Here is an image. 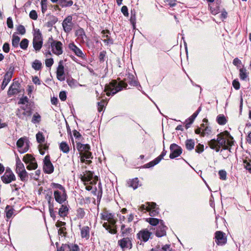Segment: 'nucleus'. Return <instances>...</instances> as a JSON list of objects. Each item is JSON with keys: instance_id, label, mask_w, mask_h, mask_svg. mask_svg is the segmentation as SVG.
I'll list each match as a JSON object with an SVG mask.
<instances>
[{"instance_id": "obj_1", "label": "nucleus", "mask_w": 251, "mask_h": 251, "mask_svg": "<svg viewBox=\"0 0 251 251\" xmlns=\"http://www.w3.org/2000/svg\"><path fill=\"white\" fill-rule=\"evenodd\" d=\"M127 83L131 86H137L138 85V82L135 79L134 76L128 73L126 78L123 80H121L118 82L117 80L113 79L108 84L105 86L104 91L106 92V95L113 96L119 91H121L124 88H126Z\"/></svg>"}, {"instance_id": "obj_2", "label": "nucleus", "mask_w": 251, "mask_h": 251, "mask_svg": "<svg viewBox=\"0 0 251 251\" xmlns=\"http://www.w3.org/2000/svg\"><path fill=\"white\" fill-rule=\"evenodd\" d=\"M225 133L229 136L230 139L226 140L225 137L224 133H220L217 135L216 139H212L208 142L207 144L210 149L215 150L216 152H219L220 148H222L224 150L231 151V147L234 145L233 138L227 131H226Z\"/></svg>"}, {"instance_id": "obj_3", "label": "nucleus", "mask_w": 251, "mask_h": 251, "mask_svg": "<svg viewBox=\"0 0 251 251\" xmlns=\"http://www.w3.org/2000/svg\"><path fill=\"white\" fill-rule=\"evenodd\" d=\"M50 187L53 189V196L55 201L63 204L67 199V194L65 187L59 183L52 182Z\"/></svg>"}, {"instance_id": "obj_4", "label": "nucleus", "mask_w": 251, "mask_h": 251, "mask_svg": "<svg viewBox=\"0 0 251 251\" xmlns=\"http://www.w3.org/2000/svg\"><path fill=\"white\" fill-rule=\"evenodd\" d=\"M33 47L36 51H39L43 47V39L42 34L39 29L35 30L33 34Z\"/></svg>"}, {"instance_id": "obj_5", "label": "nucleus", "mask_w": 251, "mask_h": 251, "mask_svg": "<svg viewBox=\"0 0 251 251\" xmlns=\"http://www.w3.org/2000/svg\"><path fill=\"white\" fill-rule=\"evenodd\" d=\"M21 85L19 81L14 79L7 91L8 96L11 97L20 93L21 92Z\"/></svg>"}, {"instance_id": "obj_6", "label": "nucleus", "mask_w": 251, "mask_h": 251, "mask_svg": "<svg viewBox=\"0 0 251 251\" xmlns=\"http://www.w3.org/2000/svg\"><path fill=\"white\" fill-rule=\"evenodd\" d=\"M23 160L25 164H28L26 166V168L28 170H35L38 167L35 158L30 154L25 155Z\"/></svg>"}, {"instance_id": "obj_7", "label": "nucleus", "mask_w": 251, "mask_h": 251, "mask_svg": "<svg viewBox=\"0 0 251 251\" xmlns=\"http://www.w3.org/2000/svg\"><path fill=\"white\" fill-rule=\"evenodd\" d=\"M170 150L171 152L169 157L171 159H174L178 157L182 152V149L181 147L176 143L171 144Z\"/></svg>"}, {"instance_id": "obj_8", "label": "nucleus", "mask_w": 251, "mask_h": 251, "mask_svg": "<svg viewBox=\"0 0 251 251\" xmlns=\"http://www.w3.org/2000/svg\"><path fill=\"white\" fill-rule=\"evenodd\" d=\"M51 52L56 55H60L63 53V44L61 42L54 40L52 38Z\"/></svg>"}, {"instance_id": "obj_9", "label": "nucleus", "mask_w": 251, "mask_h": 251, "mask_svg": "<svg viewBox=\"0 0 251 251\" xmlns=\"http://www.w3.org/2000/svg\"><path fill=\"white\" fill-rule=\"evenodd\" d=\"M43 162L44 173L48 174L52 173L54 171V167L50 160V157L49 155L45 156Z\"/></svg>"}, {"instance_id": "obj_10", "label": "nucleus", "mask_w": 251, "mask_h": 251, "mask_svg": "<svg viewBox=\"0 0 251 251\" xmlns=\"http://www.w3.org/2000/svg\"><path fill=\"white\" fill-rule=\"evenodd\" d=\"M215 242L218 245L223 246L227 242L225 233L222 231H217L215 233Z\"/></svg>"}, {"instance_id": "obj_11", "label": "nucleus", "mask_w": 251, "mask_h": 251, "mask_svg": "<svg viewBox=\"0 0 251 251\" xmlns=\"http://www.w3.org/2000/svg\"><path fill=\"white\" fill-rule=\"evenodd\" d=\"M151 234L152 233L148 229L144 228L139 231L137 234V238L141 241L147 242L151 237Z\"/></svg>"}, {"instance_id": "obj_12", "label": "nucleus", "mask_w": 251, "mask_h": 251, "mask_svg": "<svg viewBox=\"0 0 251 251\" xmlns=\"http://www.w3.org/2000/svg\"><path fill=\"white\" fill-rule=\"evenodd\" d=\"M94 176L93 172L88 171H86L85 174L82 177L81 180L84 182H90L91 184H96L97 181L98 180V176H96L94 179H93Z\"/></svg>"}, {"instance_id": "obj_13", "label": "nucleus", "mask_w": 251, "mask_h": 251, "mask_svg": "<svg viewBox=\"0 0 251 251\" xmlns=\"http://www.w3.org/2000/svg\"><path fill=\"white\" fill-rule=\"evenodd\" d=\"M73 24L72 16H68L63 21L62 26L66 33H69L72 29Z\"/></svg>"}, {"instance_id": "obj_14", "label": "nucleus", "mask_w": 251, "mask_h": 251, "mask_svg": "<svg viewBox=\"0 0 251 251\" xmlns=\"http://www.w3.org/2000/svg\"><path fill=\"white\" fill-rule=\"evenodd\" d=\"M131 240V238L125 237L119 240L118 243L122 249L124 251L125 249H131L132 248Z\"/></svg>"}, {"instance_id": "obj_15", "label": "nucleus", "mask_w": 251, "mask_h": 251, "mask_svg": "<svg viewBox=\"0 0 251 251\" xmlns=\"http://www.w3.org/2000/svg\"><path fill=\"white\" fill-rule=\"evenodd\" d=\"M69 49L72 50L75 55L81 58L82 59H85V54H84L82 51L78 48L74 42L70 43L68 45Z\"/></svg>"}, {"instance_id": "obj_16", "label": "nucleus", "mask_w": 251, "mask_h": 251, "mask_svg": "<svg viewBox=\"0 0 251 251\" xmlns=\"http://www.w3.org/2000/svg\"><path fill=\"white\" fill-rule=\"evenodd\" d=\"M56 76L57 79L60 81H63L65 79L64 67L62 60H60L59 62L58 66L57 68Z\"/></svg>"}, {"instance_id": "obj_17", "label": "nucleus", "mask_w": 251, "mask_h": 251, "mask_svg": "<svg viewBox=\"0 0 251 251\" xmlns=\"http://www.w3.org/2000/svg\"><path fill=\"white\" fill-rule=\"evenodd\" d=\"M168 227L164 225L163 220H161V224L157 227L155 235L157 237H162L166 235V230Z\"/></svg>"}, {"instance_id": "obj_18", "label": "nucleus", "mask_w": 251, "mask_h": 251, "mask_svg": "<svg viewBox=\"0 0 251 251\" xmlns=\"http://www.w3.org/2000/svg\"><path fill=\"white\" fill-rule=\"evenodd\" d=\"M52 37H50L47 41L43 45L44 50L43 51L44 54L46 56L51 55V47H52Z\"/></svg>"}, {"instance_id": "obj_19", "label": "nucleus", "mask_w": 251, "mask_h": 251, "mask_svg": "<svg viewBox=\"0 0 251 251\" xmlns=\"http://www.w3.org/2000/svg\"><path fill=\"white\" fill-rule=\"evenodd\" d=\"M76 146L79 154H87L88 152H91L90 146L88 144H83L80 142H77Z\"/></svg>"}, {"instance_id": "obj_20", "label": "nucleus", "mask_w": 251, "mask_h": 251, "mask_svg": "<svg viewBox=\"0 0 251 251\" xmlns=\"http://www.w3.org/2000/svg\"><path fill=\"white\" fill-rule=\"evenodd\" d=\"M80 160L82 163H85L86 164L90 165L92 163V161L87 159H93L92 152H88L87 154H79Z\"/></svg>"}, {"instance_id": "obj_21", "label": "nucleus", "mask_w": 251, "mask_h": 251, "mask_svg": "<svg viewBox=\"0 0 251 251\" xmlns=\"http://www.w3.org/2000/svg\"><path fill=\"white\" fill-rule=\"evenodd\" d=\"M1 181L5 184H9L16 179L15 175L10 174H4L0 177Z\"/></svg>"}, {"instance_id": "obj_22", "label": "nucleus", "mask_w": 251, "mask_h": 251, "mask_svg": "<svg viewBox=\"0 0 251 251\" xmlns=\"http://www.w3.org/2000/svg\"><path fill=\"white\" fill-rule=\"evenodd\" d=\"M80 229L81 237L82 238L89 239L90 236V227L88 226H84Z\"/></svg>"}, {"instance_id": "obj_23", "label": "nucleus", "mask_w": 251, "mask_h": 251, "mask_svg": "<svg viewBox=\"0 0 251 251\" xmlns=\"http://www.w3.org/2000/svg\"><path fill=\"white\" fill-rule=\"evenodd\" d=\"M24 110L23 112H21L20 110L18 109V112L16 113V115L21 119H24V117L25 116H30L32 114V111L31 110L25 111V108L24 107H22Z\"/></svg>"}, {"instance_id": "obj_24", "label": "nucleus", "mask_w": 251, "mask_h": 251, "mask_svg": "<svg viewBox=\"0 0 251 251\" xmlns=\"http://www.w3.org/2000/svg\"><path fill=\"white\" fill-rule=\"evenodd\" d=\"M109 221V224L111 226L110 230H109V232L112 234H116L117 232V220L116 219H112Z\"/></svg>"}, {"instance_id": "obj_25", "label": "nucleus", "mask_w": 251, "mask_h": 251, "mask_svg": "<svg viewBox=\"0 0 251 251\" xmlns=\"http://www.w3.org/2000/svg\"><path fill=\"white\" fill-rule=\"evenodd\" d=\"M61 206L58 210V215L61 217H65L68 214L69 209L67 205L61 204Z\"/></svg>"}, {"instance_id": "obj_26", "label": "nucleus", "mask_w": 251, "mask_h": 251, "mask_svg": "<svg viewBox=\"0 0 251 251\" xmlns=\"http://www.w3.org/2000/svg\"><path fill=\"white\" fill-rule=\"evenodd\" d=\"M127 183L128 187H132L134 190L137 189L138 187L139 180L137 177L134 178L132 179L129 180Z\"/></svg>"}, {"instance_id": "obj_27", "label": "nucleus", "mask_w": 251, "mask_h": 251, "mask_svg": "<svg viewBox=\"0 0 251 251\" xmlns=\"http://www.w3.org/2000/svg\"><path fill=\"white\" fill-rule=\"evenodd\" d=\"M185 145L188 151H192L194 149L195 145V141L192 139H187L185 142Z\"/></svg>"}, {"instance_id": "obj_28", "label": "nucleus", "mask_w": 251, "mask_h": 251, "mask_svg": "<svg viewBox=\"0 0 251 251\" xmlns=\"http://www.w3.org/2000/svg\"><path fill=\"white\" fill-rule=\"evenodd\" d=\"M211 13L213 15H216L220 12V4L216 3H213L211 5H209Z\"/></svg>"}, {"instance_id": "obj_29", "label": "nucleus", "mask_w": 251, "mask_h": 251, "mask_svg": "<svg viewBox=\"0 0 251 251\" xmlns=\"http://www.w3.org/2000/svg\"><path fill=\"white\" fill-rule=\"evenodd\" d=\"M18 176L20 178L21 181L26 182L28 180V174L25 170L17 173Z\"/></svg>"}, {"instance_id": "obj_30", "label": "nucleus", "mask_w": 251, "mask_h": 251, "mask_svg": "<svg viewBox=\"0 0 251 251\" xmlns=\"http://www.w3.org/2000/svg\"><path fill=\"white\" fill-rule=\"evenodd\" d=\"M62 7L71 6L73 4L72 0H60L58 4Z\"/></svg>"}, {"instance_id": "obj_31", "label": "nucleus", "mask_w": 251, "mask_h": 251, "mask_svg": "<svg viewBox=\"0 0 251 251\" xmlns=\"http://www.w3.org/2000/svg\"><path fill=\"white\" fill-rule=\"evenodd\" d=\"M60 150L65 153H68L70 151V147L66 142H62L59 145Z\"/></svg>"}, {"instance_id": "obj_32", "label": "nucleus", "mask_w": 251, "mask_h": 251, "mask_svg": "<svg viewBox=\"0 0 251 251\" xmlns=\"http://www.w3.org/2000/svg\"><path fill=\"white\" fill-rule=\"evenodd\" d=\"M216 121L220 125H225L227 123V120L223 114L218 115L216 118Z\"/></svg>"}, {"instance_id": "obj_33", "label": "nucleus", "mask_w": 251, "mask_h": 251, "mask_svg": "<svg viewBox=\"0 0 251 251\" xmlns=\"http://www.w3.org/2000/svg\"><path fill=\"white\" fill-rule=\"evenodd\" d=\"M161 220L160 219L154 218H149L146 219V221L153 226H155L159 224L160 225L161 224Z\"/></svg>"}, {"instance_id": "obj_34", "label": "nucleus", "mask_w": 251, "mask_h": 251, "mask_svg": "<svg viewBox=\"0 0 251 251\" xmlns=\"http://www.w3.org/2000/svg\"><path fill=\"white\" fill-rule=\"evenodd\" d=\"M32 67L35 70L39 71L41 70L42 68V64L40 60L36 59L32 62Z\"/></svg>"}, {"instance_id": "obj_35", "label": "nucleus", "mask_w": 251, "mask_h": 251, "mask_svg": "<svg viewBox=\"0 0 251 251\" xmlns=\"http://www.w3.org/2000/svg\"><path fill=\"white\" fill-rule=\"evenodd\" d=\"M98 190L97 193V202L98 203V204H99L101 198L102 197V185L100 181H99L98 183Z\"/></svg>"}, {"instance_id": "obj_36", "label": "nucleus", "mask_w": 251, "mask_h": 251, "mask_svg": "<svg viewBox=\"0 0 251 251\" xmlns=\"http://www.w3.org/2000/svg\"><path fill=\"white\" fill-rule=\"evenodd\" d=\"M58 21V18L53 16H50L49 18V21L47 23V25L48 27H52Z\"/></svg>"}, {"instance_id": "obj_37", "label": "nucleus", "mask_w": 251, "mask_h": 251, "mask_svg": "<svg viewBox=\"0 0 251 251\" xmlns=\"http://www.w3.org/2000/svg\"><path fill=\"white\" fill-rule=\"evenodd\" d=\"M249 73L247 72V70L244 68H241L239 70V76L241 79L245 80L248 77Z\"/></svg>"}, {"instance_id": "obj_38", "label": "nucleus", "mask_w": 251, "mask_h": 251, "mask_svg": "<svg viewBox=\"0 0 251 251\" xmlns=\"http://www.w3.org/2000/svg\"><path fill=\"white\" fill-rule=\"evenodd\" d=\"M20 40V38L18 36L16 35L15 33H14L12 35V46L14 47V48L18 47Z\"/></svg>"}, {"instance_id": "obj_39", "label": "nucleus", "mask_w": 251, "mask_h": 251, "mask_svg": "<svg viewBox=\"0 0 251 251\" xmlns=\"http://www.w3.org/2000/svg\"><path fill=\"white\" fill-rule=\"evenodd\" d=\"M12 78L10 77L4 75L3 76V79L2 82L1 88V90H4L6 86L8 85L9 82L11 81Z\"/></svg>"}, {"instance_id": "obj_40", "label": "nucleus", "mask_w": 251, "mask_h": 251, "mask_svg": "<svg viewBox=\"0 0 251 251\" xmlns=\"http://www.w3.org/2000/svg\"><path fill=\"white\" fill-rule=\"evenodd\" d=\"M130 13L131 16L129 21L133 27L134 28H135L136 24V12L134 10H131Z\"/></svg>"}, {"instance_id": "obj_41", "label": "nucleus", "mask_w": 251, "mask_h": 251, "mask_svg": "<svg viewBox=\"0 0 251 251\" xmlns=\"http://www.w3.org/2000/svg\"><path fill=\"white\" fill-rule=\"evenodd\" d=\"M75 35L78 38H80L82 40H84V37H86L85 33L83 28H80L79 29L76 30Z\"/></svg>"}, {"instance_id": "obj_42", "label": "nucleus", "mask_w": 251, "mask_h": 251, "mask_svg": "<svg viewBox=\"0 0 251 251\" xmlns=\"http://www.w3.org/2000/svg\"><path fill=\"white\" fill-rule=\"evenodd\" d=\"M102 37L105 38L103 40V42L107 45H111L113 44L114 41L113 39L108 34L103 35Z\"/></svg>"}, {"instance_id": "obj_43", "label": "nucleus", "mask_w": 251, "mask_h": 251, "mask_svg": "<svg viewBox=\"0 0 251 251\" xmlns=\"http://www.w3.org/2000/svg\"><path fill=\"white\" fill-rule=\"evenodd\" d=\"M98 58L100 63H103L106 59H107L106 51L105 50L100 51L99 53Z\"/></svg>"}, {"instance_id": "obj_44", "label": "nucleus", "mask_w": 251, "mask_h": 251, "mask_svg": "<svg viewBox=\"0 0 251 251\" xmlns=\"http://www.w3.org/2000/svg\"><path fill=\"white\" fill-rule=\"evenodd\" d=\"M36 140L38 143L42 144L45 141V137L42 132L39 131L36 135Z\"/></svg>"}, {"instance_id": "obj_45", "label": "nucleus", "mask_w": 251, "mask_h": 251, "mask_svg": "<svg viewBox=\"0 0 251 251\" xmlns=\"http://www.w3.org/2000/svg\"><path fill=\"white\" fill-rule=\"evenodd\" d=\"M159 163V161H158V160L155 158L154 160H153L152 161L145 164L143 168H151V167H153L154 166H155V165L157 164L158 163Z\"/></svg>"}, {"instance_id": "obj_46", "label": "nucleus", "mask_w": 251, "mask_h": 251, "mask_svg": "<svg viewBox=\"0 0 251 251\" xmlns=\"http://www.w3.org/2000/svg\"><path fill=\"white\" fill-rule=\"evenodd\" d=\"M67 82L71 87H75L77 84L76 80L73 78L72 77H69L67 78Z\"/></svg>"}, {"instance_id": "obj_47", "label": "nucleus", "mask_w": 251, "mask_h": 251, "mask_svg": "<svg viewBox=\"0 0 251 251\" xmlns=\"http://www.w3.org/2000/svg\"><path fill=\"white\" fill-rule=\"evenodd\" d=\"M15 67L13 64H10L9 65V67L8 69V71L5 74V75L10 77V78H12L13 73L14 72Z\"/></svg>"}, {"instance_id": "obj_48", "label": "nucleus", "mask_w": 251, "mask_h": 251, "mask_svg": "<svg viewBox=\"0 0 251 251\" xmlns=\"http://www.w3.org/2000/svg\"><path fill=\"white\" fill-rule=\"evenodd\" d=\"M14 209L7 205L5 208L6 216L8 219L10 218L13 214Z\"/></svg>"}, {"instance_id": "obj_49", "label": "nucleus", "mask_w": 251, "mask_h": 251, "mask_svg": "<svg viewBox=\"0 0 251 251\" xmlns=\"http://www.w3.org/2000/svg\"><path fill=\"white\" fill-rule=\"evenodd\" d=\"M85 215V212L82 208H78L76 210V216L78 219H83Z\"/></svg>"}, {"instance_id": "obj_50", "label": "nucleus", "mask_w": 251, "mask_h": 251, "mask_svg": "<svg viewBox=\"0 0 251 251\" xmlns=\"http://www.w3.org/2000/svg\"><path fill=\"white\" fill-rule=\"evenodd\" d=\"M41 120V116L36 112L32 117L31 122L33 124L39 123Z\"/></svg>"}, {"instance_id": "obj_51", "label": "nucleus", "mask_w": 251, "mask_h": 251, "mask_svg": "<svg viewBox=\"0 0 251 251\" xmlns=\"http://www.w3.org/2000/svg\"><path fill=\"white\" fill-rule=\"evenodd\" d=\"M195 118V117L191 115L189 118L186 120L185 126L186 129L190 127V126L192 124Z\"/></svg>"}, {"instance_id": "obj_52", "label": "nucleus", "mask_w": 251, "mask_h": 251, "mask_svg": "<svg viewBox=\"0 0 251 251\" xmlns=\"http://www.w3.org/2000/svg\"><path fill=\"white\" fill-rule=\"evenodd\" d=\"M28 43L29 41L27 39H23L20 43V48L23 50H26L28 47Z\"/></svg>"}, {"instance_id": "obj_53", "label": "nucleus", "mask_w": 251, "mask_h": 251, "mask_svg": "<svg viewBox=\"0 0 251 251\" xmlns=\"http://www.w3.org/2000/svg\"><path fill=\"white\" fill-rule=\"evenodd\" d=\"M25 170L24 164L21 162L18 164H16L15 172L17 174L20 172H22Z\"/></svg>"}, {"instance_id": "obj_54", "label": "nucleus", "mask_w": 251, "mask_h": 251, "mask_svg": "<svg viewBox=\"0 0 251 251\" xmlns=\"http://www.w3.org/2000/svg\"><path fill=\"white\" fill-rule=\"evenodd\" d=\"M42 12L44 14L47 10V0H41V2Z\"/></svg>"}, {"instance_id": "obj_55", "label": "nucleus", "mask_w": 251, "mask_h": 251, "mask_svg": "<svg viewBox=\"0 0 251 251\" xmlns=\"http://www.w3.org/2000/svg\"><path fill=\"white\" fill-rule=\"evenodd\" d=\"M41 174V171L40 170H37L35 172V174L31 173L29 174L31 178L34 179V180H38Z\"/></svg>"}, {"instance_id": "obj_56", "label": "nucleus", "mask_w": 251, "mask_h": 251, "mask_svg": "<svg viewBox=\"0 0 251 251\" xmlns=\"http://www.w3.org/2000/svg\"><path fill=\"white\" fill-rule=\"evenodd\" d=\"M211 133V128L209 126H206L204 128L202 129L201 132V136L204 137L206 134H210Z\"/></svg>"}, {"instance_id": "obj_57", "label": "nucleus", "mask_w": 251, "mask_h": 251, "mask_svg": "<svg viewBox=\"0 0 251 251\" xmlns=\"http://www.w3.org/2000/svg\"><path fill=\"white\" fill-rule=\"evenodd\" d=\"M226 172L224 170H221L219 171V178L220 179L225 180L226 179Z\"/></svg>"}, {"instance_id": "obj_58", "label": "nucleus", "mask_w": 251, "mask_h": 251, "mask_svg": "<svg viewBox=\"0 0 251 251\" xmlns=\"http://www.w3.org/2000/svg\"><path fill=\"white\" fill-rule=\"evenodd\" d=\"M17 30L21 35L25 34L26 32L25 27L22 25H20L17 27Z\"/></svg>"}, {"instance_id": "obj_59", "label": "nucleus", "mask_w": 251, "mask_h": 251, "mask_svg": "<svg viewBox=\"0 0 251 251\" xmlns=\"http://www.w3.org/2000/svg\"><path fill=\"white\" fill-rule=\"evenodd\" d=\"M204 151V146L202 144H199L195 149V151L198 153L202 152Z\"/></svg>"}, {"instance_id": "obj_60", "label": "nucleus", "mask_w": 251, "mask_h": 251, "mask_svg": "<svg viewBox=\"0 0 251 251\" xmlns=\"http://www.w3.org/2000/svg\"><path fill=\"white\" fill-rule=\"evenodd\" d=\"M29 17L30 19L36 20L38 18V15L36 11L34 10H31L29 13Z\"/></svg>"}, {"instance_id": "obj_61", "label": "nucleus", "mask_w": 251, "mask_h": 251, "mask_svg": "<svg viewBox=\"0 0 251 251\" xmlns=\"http://www.w3.org/2000/svg\"><path fill=\"white\" fill-rule=\"evenodd\" d=\"M105 104V101L104 100H102L98 102V109L99 112H101L102 111L104 107Z\"/></svg>"}, {"instance_id": "obj_62", "label": "nucleus", "mask_w": 251, "mask_h": 251, "mask_svg": "<svg viewBox=\"0 0 251 251\" xmlns=\"http://www.w3.org/2000/svg\"><path fill=\"white\" fill-rule=\"evenodd\" d=\"M149 212H150V215L151 217H154L156 216L159 213V208H156V209H151V210H149Z\"/></svg>"}, {"instance_id": "obj_63", "label": "nucleus", "mask_w": 251, "mask_h": 251, "mask_svg": "<svg viewBox=\"0 0 251 251\" xmlns=\"http://www.w3.org/2000/svg\"><path fill=\"white\" fill-rule=\"evenodd\" d=\"M24 138H20L17 142V147L19 149H21L24 145Z\"/></svg>"}, {"instance_id": "obj_64", "label": "nucleus", "mask_w": 251, "mask_h": 251, "mask_svg": "<svg viewBox=\"0 0 251 251\" xmlns=\"http://www.w3.org/2000/svg\"><path fill=\"white\" fill-rule=\"evenodd\" d=\"M232 85L235 90H239L240 88V84L237 79H234L232 81Z\"/></svg>"}]
</instances>
